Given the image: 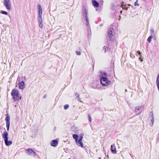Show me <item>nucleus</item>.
Here are the masks:
<instances>
[{
    "mask_svg": "<svg viewBox=\"0 0 159 159\" xmlns=\"http://www.w3.org/2000/svg\"><path fill=\"white\" fill-rule=\"evenodd\" d=\"M73 138L75 139L76 144L79 147L83 148V144L82 142L83 136L82 135L79 136L76 134H73L72 135Z\"/></svg>",
    "mask_w": 159,
    "mask_h": 159,
    "instance_id": "1",
    "label": "nucleus"
},
{
    "mask_svg": "<svg viewBox=\"0 0 159 159\" xmlns=\"http://www.w3.org/2000/svg\"><path fill=\"white\" fill-rule=\"evenodd\" d=\"M11 94L15 101H18L20 99L19 91L16 89H14L12 90Z\"/></svg>",
    "mask_w": 159,
    "mask_h": 159,
    "instance_id": "2",
    "label": "nucleus"
},
{
    "mask_svg": "<svg viewBox=\"0 0 159 159\" xmlns=\"http://www.w3.org/2000/svg\"><path fill=\"white\" fill-rule=\"evenodd\" d=\"M82 14L84 19L85 21L84 22L85 24L87 26H88L89 25V19L88 16V11L84 7H83V8Z\"/></svg>",
    "mask_w": 159,
    "mask_h": 159,
    "instance_id": "3",
    "label": "nucleus"
},
{
    "mask_svg": "<svg viewBox=\"0 0 159 159\" xmlns=\"http://www.w3.org/2000/svg\"><path fill=\"white\" fill-rule=\"evenodd\" d=\"M100 83L102 86H108L111 83V81L109 80L107 77L102 76L100 79Z\"/></svg>",
    "mask_w": 159,
    "mask_h": 159,
    "instance_id": "4",
    "label": "nucleus"
},
{
    "mask_svg": "<svg viewBox=\"0 0 159 159\" xmlns=\"http://www.w3.org/2000/svg\"><path fill=\"white\" fill-rule=\"evenodd\" d=\"M3 4L7 9L8 10L11 9V4L10 0H4Z\"/></svg>",
    "mask_w": 159,
    "mask_h": 159,
    "instance_id": "5",
    "label": "nucleus"
},
{
    "mask_svg": "<svg viewBox=\"0 0 159 159\" xmlns=\"http://www.w3.org/2000/svg\"><path fill=\"white\" fill-rule=\"evenodd\" d=\"M114 29L113 28H111L108 31V34L110 40H112V37L113 36V34H114Z\"/></svg>",
    "mask_w": 159,
    "mask_h": 159,
    "instance_id": "6",
    "label": "nucleus"
},
{
    "mask_svg": "<svg viewBox=\"0 0 159 159\" xmlns=\"http://www.w3.org/2000/svg\"><path fill=\"white\" fill-rule=\"evenodd\" d=\"M5 120L6 124V127L8 131L9 130L10 126V117L8 116H7L5 118Z\"/></svg>",
    "mask_w": 159,
    "mask_h": 159,
    "instance_id": "7",
    "label": "nucleus"
},
{
    "mask_svg": "<svg viewBox=\"0 0 159 159\" xmlns=\"http://www.w3.org/2000/svg\"><path fill=\"white\" fill-rule=\"evenodd\" d=\"M26 153L28 155L32 154V155L35 156L36 154L35 151L33 149L29 148L26 150Z\"/></svg>",
    "mask_w": 159,
    "mask_h": 159,
    "instance_id": "8",
    "label": "nucleus"
},
{
    "mask_svg": "<svg viewBox=\"0 0 159 159\" xmlns=\"http://www.w3.org/2000/svg\"><path fill=\"white\" fill-rule=\"evenodd\" d=\"M58 143V142L57 140L53 139L52 140L51 142V145L53 147H56Z\"/></svg>",
    "mask_w": 159,
    "mask_h": 159,
    "instance_id": "9",
    "label": "nucleus"
},
{
    "mask_svg": "<svg viewBox=\"0 0 159 159\" xmlns=\"http://www.w3.org/2000/svg\"><path fill=\"white\" fill-rule=\"evenodd\" d=\"M111 152L113 154H116V148L114 144L111 146Z\"/></svg>",
    "mask_w": 159,
    "mask_h": 159,
    "instance_id": "10",
    "label": "nucleus"
},
{
    "mask_svg": "<svg viewBox=\"0 0 159 159\" xmlns=\"http://www.w3.org/2000/svg\"><path fill=\"white\" fill-rule=\"evenodd\" d=\"M19 88L22 89L25 87V82L23 81L20 82L18 84Z\"/></svg>",
    "mask_w": 159,
    "mask_h": 159,
    "instance_id": "11",
    "label": "nucleus"
},
{
    "mask_svg": "<svg viewBox=\"0 0 159 159\" xmlns=\"http://www.w3.org/2000/svg\"><path fill=\"white\" fill-rule=\"evenodd\" d=\"M37 7L38 10V14H42V8L41 6L39 4L38 5Z\"/></svg>",
    "mask_w": 159,
    "mask_h": 159,
    "instance_id": "12",
    "label": "nucleus"
},
{
    "mask_svg": "<svg viewBox=\"0 0 159 159\" xmlns=\"http://www.w3.org/2000/svg\"><path fill=\"white\" fill-rule=\"evenodd\" d=\"M8 133L7 132L5 131L3 132V134H2V136L4 140L8 139Z\"/></svg>",
    "mask_w": 159,
    "mask_h": 159,
    "instance_id": "13",
    "label": "nucleus"
},
{
    "mask_svg": "<svg viewBox=\"0 0 159 159\" xmlns=\"http://www.w3.org/2000/svg\"><path fill=\"white\" fill-rule=\"evenodd\" d=\"M92 2L93 6L95 7H98L99 5V3L95 0H92Z\"/></svg>",
    "mask_w": 159,
    "mask_h": 159,
    "instance_id": "14",
    "label": "nucleus"
},
{
    "mask_svg": "<svg viewBox=\"0 0 159 159\" xmlns=\"http://www.w3.org/2000/svg\"><path fill=\"white\" fill-rule=\"evenodd\" d=\"M4 141L5 145L7 146H9L11 145L12 143V142L11 141L8 140V139H6L4 140Z\"/></svg>",
    "mask_w": 159,
    "mask_h": 159,
    "instance_id": "15",
    "label": "nucleus"
},
{
    "mask_svg": "<svg viewBox=\"0 0 159 159\" xmlns=\"http://www.w3.org/2000/svg\"><path fill=\"white\" fill-rule=\"evenodd\" d=\"M101 75L102 76H104L105 77H107L108 76V74L105 72H103L101 73Z\"/></svg>",
    "mask_w": 159,
    "mask_h": 159,
    "instance_id": "16",
    "label": "nucleus"
},
{
    "mask_svg": "<svg viewBox=\"0 0 159 159\" xmlns=\"http://www.w3.org/2000/svg\"><path fill=\"white\" fill-rule=\"evenodd\" d=\"M153 36L152 35L150 36L147 39V41L149 43H150L151 42L152 39V38Z\"/></svg>",
    "mask_w": 159,
    "mask_h": 159,
    "instance_id": "17",
    "label": "nucleus"
},
{
    "mask_svg": "<svg viewBox=\"0 0 159 159\" xmlns=\"http://www.w3.org/2000/svg\"><path fill=\"white\" fill-rule=\"evenodd\" d=\"M142 108V106H138L136 107L135 111L136 112H137L140 109Z\"/></svg>",
    "mask_w": 159,
    "mask_h": 159,
    "instance_id": "18",
    "label": "nucleus"
},
{
    "mask_svg": "<svg viewBox=\"0 0 159 159\" xmlns=\"http://www.w3.org/2000/svg\"><path fill=\"white\" fill-rule=\"evenodd\" d=\"M1 13H2V14H4V15H8V13L5 11H1Z\"/></svg>",
    "mask_w": 159,
    "mask_h": 159,
    "instance_id": "19",
    "label": "nucleus"
},
{
    "mask_svg": "<svg viewBox=\"0 0 159 159\" xmlns=\"http://www.w3.org/2000/svg\"><path fill=\"white\" fill-rule=\"evenodd\" d=\"M150 32H151V35H152V36H154V30L153 29H151L150 30Z\"/></svg>",
    "mask_w": 159,
    "mask_h": 159,
    "instance_id": "20",
    "label": "nucleus"
},
{
    "mask_svg": "<svg viewBox=\"0 0 159 159\" xmlns=\"http://www.w3.org/2000/svg\"><path fill=\"white\" fill-rule=\"evenodd\" d=\"M39 28L42 29L43 27V25L42 22H39Z\"/></svg>",
    "mask_w": 159,
    "mask_h": 159,
    "instance_id": "21",
    "label": "nucleus"
},
{
    "mask_svg": "<svg viewBox=\"0 0 159 159\" xmlns=\"http://www.w3.org/2000/svg\"><path fill=\"white\" fill-rule=\"evenodd\" d=\"M106 46H104L103 48V50H104V53H105L107 51H108V49L107 48H106Z\"/></svg>",
    "mask_w": 159,
    "mask_h": 159,
    "instance_id": "22",
    "label": "nucleus"
},
{
    "mask_svg": "<svg viewBox=\"0 0 159 159\" xmlns=\"http://www.w3.org/2000/svg\"><path fill=\"white\" fill-rule=\"evenodd\" d=\"M69 107V105L68 104H66L64 106V108L65 110H66Z\"/></svg>",
    "mask_w": 159,
    "mask_h": 159,
    "instance_id": "23",
    "label": "nucleus"
},
{
    "mask_svg": "<svg viewBox=\"0 0 159 159\" xmlns=\"http://www.w3.org/2000/svg\"><path fill=\"white\" fill-rule=\"evenodd\" d=\"M152 125H150L151 126H152L153 122H154V117H153L151 120Z\"/></svg>",
    "mask_w": 159,
    "mask_h": 159,
    "instance_id": "24",
    "label": "nucleus"
},
{
    "mask_svg": "<svg viewBox=\"0 0 159 159\" xmlns=\"http://www.w3.org/2000/svg\"><path fill=\"white\" fill-rule=\"evenodd\" d=\"M130 56L132 58H134L135 57V56L133 54L132 52L130 53Z\"/></svg>",
    "mask_w": 159,
    "mask_h": 159,
    "instance_id": "25",
    "label": "nucleus"
},
{
    "mask_svg": "<svg viewBox=\"0 0 159 159\" xmlns=\"http://www.w3.org/2000/svg\"><path fill=\"white\" fill-rule=\"evenodd\" d=\"M88 118H89V121L90 122H91V117L89 114L88 115Z\"/></svg>",
    "mask_w": 159,
    "mask_h": 159,
    "instance_id": "26",
    "label": "nucleus"
},
{
    "mask_svg": "<svg viewBox=\"0 0 159 159\" xmlns=\"http://www.w3.org/2000/svg\"><path fill=\"white\" fill-rule=\"evenodd\" d=\"M150 116L151 117H152V118H153V117H154L153 116V112L152 111H151L150 112Z\"/></svg>",
    "mask_w": 159,
    "mask_h": 159,
    "instance_id": "27",
    "label": "nucleus"
},
{
    "mask_svg": "<svg viewBox=\"0 0 159 159\" xmlns=\"http://www.w3.org/2000/svg\"><path fill=\"white\" fill-rule=\"evenodd\" d=\"M134 5L135 6H139V5L138 4V0H137L134 3Z\"/></svg>",
    "mask_w": 159,
    "mask_h": 159,
    "instance_id": "28",
    "label": "nucleus"
},
{
    "mask_svg": "<svg viewBox=\"0 0 159 159\" xmlns=\"http://www.w3.org/2000/svg\"><path fill=\"white\" fill-rule=\"evenodd\" d=\"M76 53L78 55H81V52H80L77 51H76Z\"/></svg>",
    "mask_w": 159,
    "mask_h": 159,
    "instance_id": "29",
    "label": "nucleus"
},
{
    "mask_svg": "<svg viewBox=\"0 0 159 159\" xmlns=\"http://www.w3.org/2000/svg\"><path fill=\"white\" fill-rule=\"evenodd\" d=\"M42 14H38V18H42Z\"/></svg>",
    "mask_w": 159,
    "mask_h": 159,
    "instance_id": "30",
    "label": "nucleus"
},
{
    "mask_svg": "<svg viewBox=\"0 0 159 159\" xmlns=\"http://www.w3.org/2000/svg\"><path fill=\"white\" fill-rule=\"evenodd\" d=\"M39 22H42V18H38Z\"/></svg>",
    "mask_w": 159,
    "mask_h": 159,
    "instance_id": "31",
    "label": "nucleus"
},
{
    "mask_svg": "<svg viewBox=\"0 0 159 159\" xmlns=\"http://www.w3.org/2000/svg\"><path fill=\"white\" fill-rule=\"evenodd\" d=\"M139 60L141 62H142L143 61V59L142 57H139Z\"/></svg>",
    "mask_w": 159,
    "mask_h": 159,
    "instance_id": "32",
    "label": "nucleus"
},
{
    "mask_svg": "<svg viewBox=\"0 0 159 159\" xmlns=\"http://www.w3.org/2000/svg\"><path fill=\"white\" fill-rule=\"evenodd\" d=\"M137 53L139 55H140V54H141V52L139 51H137Z\"/></svg>",
    "mask_w": 159,
    "mask_h": 159,
    "instance_id": "33",
    "label": "nucleus"
},
{
    "mask_svg": "<svg viewBox=\"0 0 159 159\" xmlns=\"http://www.w3.org/2000/svg\"><path fill=\"white\" fill-rule=\"evenodd\" d=\"M128 7H123V9H126V10H127L128 9Z\"/></svg>",
    "mask_w": 159,
    "mask_h": 159,
    "instance_id": "34",
    "label": "nucleus"
},
{
    "mask_svg": "<svg viewBox=\"0 0 159 159\" xmlns=\"http://www.w3.org/2000/svg\"><path fill=\"white\" fill-rule=\"evenodd\" d=\"M103 25V24H100L99 26H102Z\"/></svg>",
    "mask_w": 159,
    "mask_h": 159,
    "instance_id": "35",
    "label": "nucleus"
},
{
    "mask_svg": "<svg viewBox=\"0 0 159 159\" xmlns=\"http://www.w3.org/2000/svg\"><path fill=\"white\" fill-rule=\"evenodd\" d=\"M46 97V95H45L44 96V98H45Z\"/></svg>",
    "mask_w": 159,
    "mask_h": 159,
    "instance_id": "36",
    "label": "nucleus"
},
{
    "mask_svg": "<svg viewBox=\"0 0 159 159\" xmlns=\"http://www.w3.org/2000/svg\"><path fill=\"white\" fill-rule=\"evenodd\" d=\"M140 55V57H142V55H141V54H140V55Z\"/></svg>",
    "mask_w": 159,
    "mask_h": 159,
    "instance_id": "37",
    "label": "nucleus"
},
{
    "mask_svg": "<svg viewBox=\"0 0 159 159\" xmlns=\"http://www.w3.org/2000/svg\"><path fill=\"white\" fill-rule=\"evenodd\" d=\"M99 159H101V158L100 157H99Z\"/></svg>",
    "mask_w": 159,
    "mask_h": 159,
    "instance_id": "38",
    "label": "nucleus"
}]
</instances>
